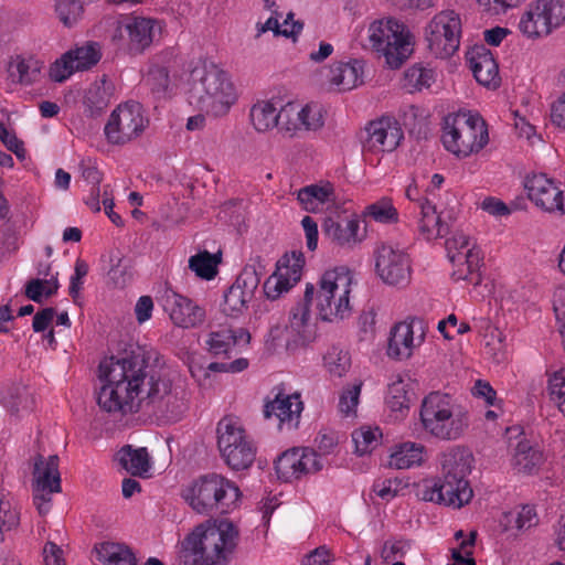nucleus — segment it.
Returning <instances> with one entry per match:
<instances>
[{
	"instance_id": "obj_32",
	"label": "nucleus",
	"mask_w": 565,
	"mask_h": 565,
	"mask_svg": "<svg viewBox=\"0 0 565 565\" xmlns=\"http://www.w3.org/2000/svg\"><path fill=\"white\" fill-rule=\"evenodd\" d=\"M297 199L302 209L317 213L322 211L324 205L334 202V188L329 182L307 185L298 191Z\"/></svg>"
},
{
	"instance_id": "obj_41",
	"label": "nucleus",
	"mask_w": 565,
	"mask_h": 565,
	"mask_svg": "<svg viewBox=\"0 0 565 565\" xmlns=\"http://www.w3.org/2000/svg\"><path fill=\"white\" fill-rule=\"evenodd\" d=\"M408 386V383L399 375L388 384L385 402L392 412L402 413L409 408L411 395Z\"/></svg>"
},
{
	"instance_id": "obj_11",
	"label": "nucleus",
	"mask_w": 565,
	"mask_h": 565,
	"mask_svg": "<svg viewBox=\"0 0 565 565\" xmlns=\"http://www.w3.org/2000/svg\"><path fill=\"white\" fill-rule=\"evenodd\" d=\"M462 32L461 18L455 10L436 13L425 26L429 52L437 58H448L459 49Z\"/></svg>"
},
{
	"instance_id": "obj_7",
	"label": "nucleus",
	"mask_w": 565,
	"mask_h": 565,
	"mask_svg": "<svg viewBox=\"0 0 565 565\" xmlns=\"http://www.w3.org/2000/svg\"><path fill=\"white\" fill-rule=\"evenodd\" d=\"M441 141L445 149L458 158L479 152L489 141L484 120L470 113L449 114L445 117Z\"/></svg>"
},
{
	"instance_id": "obj_15",
	"label": "nucleus",
	"mask_w": 565,
	"mask_h": 565,
	"mask_svg": "<svg viewBox=\"0 0 565 565\" xmlns=\"http://www.w3.org/2000/svg\"><path fill=\"white\" fill-rule=\"evenodd\" d=\"M313 295L315 286L307 284L303 300L290 309L289 322L286 326V347L288 350L306 347L316 339L317 328L310 311Z\"/></svg>"
},
{
	"instance_id": "obj_39",
	"label": "nucleus",
	"mask_w": 565,
	"mask_h": 565,
	"mask_svg": "<svg viewBox=\"0 0 565 565\" xmlns=\"http://www.w3.org/2000/svg\"><path fill=\"white\" fill-rule=\"evenodd\" d=\"M1 404L11 414H17L31 406V393L25 385L13 384L2 392Z\"/></svg>"
},
{
	"instance_id": "obj_64",
	"label": "nucleus",
	"mask_w": 565,
	"mask_h": 565,
	"mask_svg": "<svg viewBox=\"0 0 565 565\" xmlns=\"http://www.w3.org/2000/svg\"><path fill=\"white\" fill-rule=\"evenodd\" d=\"M44 565H65L62 548L53 542L43 547Z\"/></svg>"
},
{
	"instance_id": "obj_37",
	"label": "nucleus",
	"mask_w": 565,
	"mask_h": 565,
	"mask_svg": "<svg viewBox=\"0 0 565 565\" xmlns=\"http://www.w3.org/2000/svg\"><path fill=\"white\" fill-rule=\"evenodd\" d=\"M98 559L105 565H137L134 552L125 544L103 542L96 547Z\"/></svg>"
},
{
	"instance_id": "obj_61",
	"label": "nucleus",
	"mask_w": 565,
	"mask_h": 565,
	"mask_svg": "<svg viewBox=\"0 0 565 565\" xmlns=\"http://www.w3.org/2000/svg\"><path fill=\"white\" fill-rule=\"evenodd\" d=\"M0 140L3 146L11 152H13L18 159L23 160L25 158V149L23 142L17 137L13 130L0 122Z\"/></svg>"
},
{
	"instance_id": "obj_54",
	"label": "nucleus",
	"mask_w": 565,
	"mask_h": 565,
	"mask_svg": "<svg viewBox=\"0 0 565 565\" xmlns=\"http://www.w3.org/2000/svg\"><path fill=\"white\" fill-rule=\"evenodd\" d=\"M259 282L260 277L256 271L255 266L247 265L243 268L233 285H235L238 290L244 291L245 297L253 299Z\"/></svg>"
},
{
	"instance_id": "obj_20",
	"label": "nucleus",
	"mask_w": 565,
	"mask_h": 565,
	"mask_svg": "<svg viewBox=\"0 0 565 565\" xmlns=\"http://www.w3.org/2000/svg\"><path fill=\"white\" fill-rule=\"evenodd\" d=\"M323 462L311 448L295 447L282 452L275 461V470L279 480L290 482L302 475L321 470Z\"/></svg>"
},
{
	"instance_id": "obj_43",
	"label": "nucleus",
	"mask_w": 565,
	"mask_h": 565,
	"mask_svg": "<svg viewBox=\"0 0 565 565\" xmlns=\"http://www.w3.org/2000/svg\"><path fill=\"white\" fill-rule=\"evenodd\" d=\"M218 258L216 255H212L207 250L200 252L193 255L189 259V267L200 278L210 280L217 274Z\"/></svg>"
},
{
	"instance_id": "obj_21",
	"label": "nucleus",
	"mask_w": 565,
	"mask_h": 565,
	"mask_svg": "<svg viewBox=\"0 0 565 565\" xmlns=\"http://www.w3.org/2000/svg\"><path fill=\"white\" fill-rule=\"evenodd\" d=\"M161 301L163 310L177 327L195 328L205 319V310L202 307L172 289L164 291Z\"/></svg>"
},
{
	"instance_id": "obj_17",
	"label": "nucleus",
	"mask_w": 565,
	"mask_h": 565,
	"mask_svg": "<svg viewBox=\"0 0 565 565\" xmlns=\"http://www.w3.org/2000/svg\"><path fill=\"white\" fill-rule=\"evenodd\" d=\"M427 326L424 320L412 318L391 329L386 353L388 358L408 360L425 341Z\"/></svg>"
},
{
	"instance_id": "obj_42",
	"label": "nucleus",
	"mask_w": 565,
	"mask_h": 565,
	"mask_svg": "<svg viewBox=\"0 0 565 565\" xmlns=\"http://www.w3.org/2000/svg\"><path fill=\"white\" fill-rule=\"evenodd\" d=\"M323 365L330 375L342 377L351 367V356L347 350L331 347L323 355Z\"/></svg>"
},
{
	"instance_id": "obj_60",
	"label": "nucleus",
	"mask_w": 565,
	"mask_h": 565,
	"mask_svg": "<svg viewBox=\"0 0 565 565\" xmlns=\"http://www.w3.org/2000/svg\"><path fill=\"white\" fill-rule=\"evenodd\" d=\"M472 395L482 398L487 405L497 407L501 411L502 399L497 398V392L488 381L477 380L471 390Z\"/></svg>"
},
{
	"instance_id": "obj_28",
	"label": "nucleus",
	"mask_w": 565,
	"mask_h": 565,
	"mask_svg": "<svg viewBox=\"0 0 565 565\" xmlns=\"http://www.w3.org/2000/svg\"><path fill=\"white\" fill-rule=\"evenodd\" d=\"M250 341L249 332L239 328L236 330L230 328H221L211 331L205 340L207 351L214 356L224 355L231 358V352L235 347L247 345Z\"/></svg>"
},
{
	"instance_id": "obj_29",
	"label": "nucleus",
	"mask_w": 565,
	"mask_h": 565,
	"mask_svg": "<svg viewBox=\"0 0 565 565\" xmlns=\"http://www.w3.org/2000/svg\"><path fill=\"white\" fill-rule=\"evenodd\" d=\"M294 113V105L288 104L278 113L275 105L270 102L260 100L253 105L249 117L253 127L258 132H265L286 121L289 114Z\"/></svg>"
},
{
	"instance_id": "obj_53",
	"label": "nucleus",
	"mask_w": 565,
	"mask_h": 565,
	"mask_svg": "<svg viewBox=\"0 0 565 565\" xmlns=\"http://www.w3.org/2000/svg\"><path fill=\"white\" fill-rule=\"evenodd\" d=\"M508 526L524 531L537 524V515L535 509L531 505H523L516 512H510L507 515Z\"/></svg>"
},
{
	"instance_id": "obj_59",
	"label": "nucleus",
	"mask_w": 565,
	"mask_h": 565,
	"mask_svg": "<svg viewBox=\"0 0 565 565\" xmlns=\"http://www.w3.org/2000/svg\"><path fill=\"white\" fill-rule=\"evenodd\" d=\"M89 270L88 264L82 259L77 258L74 266V274L70 278V287L68 294L75 301L79 296V292L84 285V279L87 276Z\"/></svg>"
},
{
	"instance_id": "obj_36",
	"label": "nucleus",
	"mask_w": 565,
	"mask_h": 565,
	"mask_svg": "<svg viewBox=\"0 0 565 565\" xmlns=\"http://www.w3.org/2000/svg\"><path fill=\"white\" fill-rule=\"evenodd\" d=\"M426 448L422 444L406 441L397 445L390 457V466L396 469H408L420 466L425 460Z\"/></svg>"
},
{
	"instance_id": "obj_49",
	"label": "nucleus",
	"mask_w": 565,
	"mask_h": 565,
	"mask_svg": "<svg viewBox=\"0 0 565 565\" xmlns=\"http://www.w3.org/2000/svg\"><path fill=\"white\" fill-rule=\"evenodd\" d=\"M365 214L380 223H394L398 220L397 210L394 207L392 200L383 198L380 201L370 204Z\"/></svg>"
},
{
	"instance_id": "obj_48",
	"label": "nucleus",
	"mask_w": 565,
	"mask_h": 565,
	"mask_svg": "<svg viewBox=\"0 0 565 565\" xmlns=\"http://www.w3.org/2000/svg\"><path fill=\"white\" fill-rule=\"evenodd\" d=\"M72 53V60L77 71L88 70L100 60V53L95 43H88L67 51Z\"/></svg>"
},
{
	"instance_id": "obj_56",
	"label": "nucleus",
	"mask_w": 565,
	"mask_h": 565,
	"mask_svg": "<svg viewBox=\"0 0 565 565\" xmlns=\"http://www.w3.org/2000/svg\"><path fill=\"white\" fill-rule=\"evenodd\" d=\"M19 513L6 499L0 500V543L4 540V533L13 530L19 524Z\"/></svg>"
},
{
	"instance_id": "obj_2",
	"label": "nucleus",
	"mask_w": 565,
	"mask_h": 565,
	"mask_svg": "<svg viewBox=\"0 0 565 565\" xmlns=\"http://www.w3.org/2000/svg\"><path fill=\"white\" fill-rule=\"evenodd\" d=\"M238 542V531L228 521H205L182 543L183 565H227Z\"/></svg>"
},
{
	"instance_id": "obj_19",
	"label": "nucleus",
	"mask_w": 565,
	"mask_h": 565,
	"mask_svg": "<svg viewBox=\"0 0 565 565\" xmlns=\"http://www.w3.org/2000/svg\"><path fill=\"white\" fill-rule=\"evenodd\" d=\"M507 433L513 470L524 475L536 473L544 462V455L539 445L530 440L520 427H510Z\"/></svg>"
},
{
	"instance_id": "obj_4",
	"label": "nucleus",
	"mask_w": 565,
	"mask_h": 565,
	"mask_svg": "<svg viewBox=\"0 0 565 565\" xmlns=\"http://www.w3.org/2000/svg\"><path fill=\"white\" fill-rule=\"evenodd\" d=\"M472 460V455L459 446L444 451L440 457L441 476L424 499L457 509L468 504L473 497L467 479Z\"/></svg>"
},
{
	"instance_id": "obj_16",
	"label": "nucleus",
	"mask_w": 565,
	"mask_h": 565,
	"mask_svg": "<svg viewBox=\"0 0 565 565\" xmlns=\"http://www.w3.org/2000/svg\"><path fill=\"white\" fill-rule=\"evenodd\" d=\"M524 189L530 201L545 212L565 214V189L545 173H530L524 178Z\"/></svg>"
},
{
	"instance_id": "obj_35",
	"label": "nucleus",
	"mask_w": 565,
	"mask_h": 565,
	"mask_svg": "<svg viewBox=\"0 0 565 565\" xmlns=\"http://www.w3.org/2000/svg\"><path fill=\"white\" fill-rule=\"evenodd\" d=\"M116 458L119 465L132 476H145L151 468L146 448H132L130 445L121 447Z\"/></svg>"
},
{
	"instance_id": "obj_51",
	"label": "nucleus",
	"mask_w": 565,
	"mask_h": 565,
	"mask_svg": "<svg viewBox=\"0 0 565 565\" xmlns=\"http://www.w3.org/2000/svg\"><path fill=\"white\" fill-rule=\"evenodd\" d=\"M489 337L491 340L486 343L487 354L498 364L508 362L509 352L504 334L499 329H493Z\"/></svg>"
},
{
	"instance_id": "obj_13",
	"label": "nucleus",
	"mask_w": 565,
	"mask_h": 565,
	"mask_svg": "<svg viewBox=\"0 0 565 565\" xmlns=\"http://www.w3.org/2000/svg\"><path fill=\"white\" fill-rule=\"evenodd\" d=\"M446 250L449 260L456 267L452 273L454 279L478 285L483 253L476 242L462 232L456 233L446 241Z\"/></svg>"
},
{
	"instance_id": "obj_38",
	"label": "nucleus",
	"mask_w": 565,
	"mask_h": 565,
	"mask_svg": "<svg viewBox=\"0 0 565 565\" xmlns=\"http://www.w3.org/2000/svg\"><path fill=\"white\" fill-rule=\"evenodd\" d=\"M519 30L527 38H539L552 32L541 14V10H537L536 2L531 4L530 9L521 15Z\"/></svg>"
},
{
	"instance_id": "obj_46",
	"label": "nucleus",
	"mask_w": 565,
	"mask_h": 565,
	"mask_svg": "<svg viewBox=\"0 0 565 565\" xmlns=\"http://www.w3.org/2000/svg\"><path fill=\"white\" fill-rule=\"evenodd\" d=\"M536 4L551 31L565 21V0H536Z\"/></svg>"
},
{
	"instance_id": "obj_8",
	"label": "nucleus",
	"mask_w": 565,
	"mask_h": 565,
	"mask_svg": "<svg viewBox=\"0 0 565 565\" xmlns=\"http://www.w3.org/2000/svg\"><path fill=\"white\" fill-rule=\"evenodd\" d=\"M353 275L347 267L327 270L320 277L313 299L318 316L323 321L344 319L351 312L350 295Z\"/></svg>"
},
{
	"instance_id": "obj_44",
	"label": "nucleus",
	"mask_w": 565,
	"mask_h": 565,
	"mask_svg": "<svg viewBox=\"0 0 565 565\" xmlns=\"http://www.w3.org/2000/svg\"><path fill=\"white\" fill-rule=\"evenodd\" d=\"M145 81L158 98L164 97L170 84L168 67L153 63L149 67Z\"/></svg>"
},
{
	"instance_id": "obj_1",
	"label": "nucleus",
	"mask_w": 565,
	"mask_h": 565,
	"mask_svg": "<svg viewBox=\"0 0 565 565\" xmlns=\"http://www.w3.org/2000/svg\"><path fill=\"white\" fill-rule=\"evenodd\" d=\"M103 385L97 393L98 406L121 416L145 409L154 415H177L181 399L168 379L149 374V365L139 354L111 356L99 364Z\"/></svg>"
},
{
	"instance_id": "obj_25",
	"label": "nucleus",
	"mask_w": 565,
	"mask_h": 565,
	"mask_svg": "<svg viewBox=\"0 0 565 565\" xmlns=\"http://www.w3.org/2000/svg\"><path fill=\"white\" fill-rule=\"evenodd\" d=\"M303 411V403L300 394L278 393L276 397L267 402L264 406L266 418L275 416L278 419L279 428H297L300 422V415Z\"/></svg>"
},
{
	"instance_id": "obj_58",
	"label": "nucleus",
	"mask_w": 565,
	"mask_h": 565,
	"mask_svg": "<svg viewBox=\"0 0 565 565\" xmlns=\"http://www.w3.org/2000/svg\"><path fill=\"white\" fill-rule=\"evenodd\" d=\"M551 399L557 404L558 409L565 415V373L555 372L548 380Z\"/></svg>"
},
{
	"instance_id": "obj_9",
	"label": "nucleus",
	"mask_w": 565,
	"mask_h": 565,
	"mask_svg": "<svg viewBox=\"0 0 565 565\" xmlns=\"http://www.w3.org/2000/svg\"><path fill=\"white\" fill-rule=\"evenodd\" d=\"M369 40L373 50L385 58L392 70L399 68L413 52L408 29L394 19L371 23Z\"/></svg>"
},
{
	"instance_id": "obj_33",
	"label": "nucleus",
	"mask_w": 565,
	"mask_h": 565,
	"mask_svg": "<svg viewBox=\"0 0 565 565\" xmlns=\"http://www.w3.org/2000/svg\"><path fill=\"white\" fill-rule=\"evenodd\" d=\"M418 231L426 241L444 237L449 233L448 224L441 221L436 207L429 202L419 203Z\"/></svg>"
},
{
	"instance_id": "obj_31",
	"label": "nucleus",
	"mask_w": 565,
	"mask_h": 565,
	"mask_svg": "<svg viewBox=\"0 0 565 565\" xmlns=\"http://www.w3.org/2000/svg\"><path fill=\"white\" fill-rule=\"evenodd\" d=\"M469 66L476 81L483 86H495L499 83V67L490 51L480 47L469 57Z\"/></svg>"
},
{
	"instance_id": "obj_26",
	"label": "nucleus",
	"mask_w": 565,
	"mask_h": 565,
	"mask_svg": "<svg viewBox=\"0 0 565 565\" xmlns=\"http://www.w3.org/2000/svg\"><path fill=\"white\" fill-rule=\"evenodd\" d=\"M363 75L364 62L352 60L332 64L328 71L327 81L331 88L338 92H347L363 84Z\"/></svg>"
},
{
	"instance_id": "obj_52",
	"label": "nucleus",
	"mask_w": 565,
	"mask_h": 565,
	"mask_svg": "<svg viewBox=\"0 0 565 565\" xmlns=\"http://www.w3.org/2000/svg\"><path fill=\"white\" fill-rule=\"evenodd\" d=\"M72 53L65 52L51 64L49 76L53 82L63 83L77 71L74 65V61L72 60Z\"/></svg>"
},
{
	"instance_id": "obj_3",
	"label": "nucleus",
	"mask_w": 565,
	"mask_h": 565,
	"mask_svg": "<svg viewBox=\"0 0 565 565\" xmlns=\"http://www.w3.org/2000/svg\"><path fill=\"white\" fill-rule=\"evenodd\" d=\"M190 99L213 116H223L237 94L231 75L212 61L200 60L190 72Z\"/></svg>"
},
{
	"instance_id": "obj_63",
	"label": "nucleus",
	"mask_w": 565,
	"mask_h": 565,
	"mask_svg": "<svg viewBox=\"0 0 565 565\" xmlns=\"http://www.w3.org/2000/svg\"><path fill=\"white\" fill-rule=\"evenodd\" d=\"M301 225L306 235V246L309 250H315L318 246V224L311 216H305Z\"/></svg>"
},
{
	"instance_id": "obj_24",
	"label": "nucleus",
	"mask_w": 565,
	"mask_h": 565,
	"mask_svg": "<svg viewBox=\"0 0 565 565\" xmlns=\"http://www.w3.org/2000/svg\"><path fill=\"white\" fill-rule=\"evenodd\" d=\"M158 22L151 18L129 17L118 28L120 39H127V49L131 54H140L153 41Z\"/></svg>"
},
{
	"instance_id": "obj_27",
	"label": "nucleus",
	"mask_w": 565,
	"mask_h": 565,
	"mask_svg": "<svg viewBox=\"0 0 565 565\" xmlns=\"http://www.w3.org/2000/svg\"><path fill=\"white\" fill-rule=\"evenodd\" d=\"M322 126V107L319 104L310 103L299 110L294 105V113L289 114L286 121H281V126L279 128L281 131L292 137L297 135L298 131H316Z\"/></svg>"
},
{
	"instance_id": "obj_30",
	"label": "nucleus",
	"mask_w": 565,
	"mask_h": 565,
	"mask_svg": "<svg viewBox=\"0 0 565 565\" xmlns=\"http://www.w3.org/2000/svg\"><path fill=\"white\" fill-rule=\"evenodd\" d=\"M60 459L56 455L47 458L39 455L34 461L32 488L39 490L61 492V475L58 471Z\"/></svg>"
},
{
	"instance_id": "obj_50",
	"label": "nucleus",
	"mask_w": 565,
	"mask_h": 565,
	"mask_svg": "<svg viewBox=\"0 0 565 565\" xmlns=\"http://www.w3.org/2000/svg\"><path fill=\"white\" fill-rule=\"evenodd\" d=\"M249 301H252V299L245 297L244 291L238 290L235 285H232L224 295L223 311L227 316L236 317L247 308Z\"/></svg>"
},
{
	"instance_id": "obj_57",
	"label": "nucleus",
	"mask_w": 565,
	"mask_h": 565,
	"mask_svg": "<svg viewBox=\"0 0 565 565\" xmlns=\"http://www.w3.org/2000/svg\"><path fill=\"white\" fill-rule=\"evenodd\" d=\"M302 29V22H294L291 29L285 28L281 30L278 19L276 17H269L264 23H257L256 36L258 38L267 31H273L275 34H281L286 38H290L300 34Z\"/></svg>"
},
{
	"instance_id": "obj_6",
	"label": "nucleus",
	"mask_w": 565,
	"mask_h": 565,
	"mask_svg": "<svg viewBox=\"0 0 565 565\" xmlns=\"http://www.w3.org/2000/svg\"><path fill=\"white\" fill-rule=\"evenodd\" d=\"M181 495L196 513L210 515L233 510L237 505L241 491L225 477L209 473L183 488Z\"/></svg>"
},
{
	"instance_id": "obj_34",
	"label": "nucleus",
	"mask_w": 565,
	"mask_h": 565,
	"mask_svg": "<svg viewBox=\"0 0 565 565\" xmlns=\"http://www.w3.org/2000/svg\"><path fill=\"white\" fill-rule=\"evenodd\" d=\"M43 63L35 57L18 56L10 63L9 76L14 83L31 85L40 81Z\"/></svg>"
},
{
	"instance_id": "obj_14",
	"label": "nucleus",
	"mask_w": 565,
	"mask_h": 565,
	"mask_svg": "<svg viewBox=\"0 0 565 565\" xmlns=\"http://www.w3.org/2000/svg\"><path fill=\"white\" fill-rule=\"evenodd\" d=\"M322 233L333 246L345 250H352L365 237L359 215L340 206L331 210L324 217Z\"/></svg>"
},
{
	"instance_id": "obj_18",
	"label": "nucleus",
	"mask_w": 565,
	"mask_h": 565,
	"mask_svg": "<svg viewBox=\"0 0 565 565\" xmlns=\"http://www.w3.org/2000/svg\"><path fill=\"white\" fill-rule=\"evenodd\" d=\"M375 269L387 285L404 287L412 276L411 258L404 250L382 244L375 253Z\"/></svg>"
},
{
	"instance_id": "obj_12",
	"label": "nucleus",
	"mask_w": 565,
	"mask_h": 565,
	"mask_svg": "<svg viewBox=\"0 0 565 565\" xmlns=\"http://www.w3.org/2000/svg\"><path fill=\"white\" fill-rule=\"evenodd\" d=\"M148 122L141 104L127 102L113 110L105 125L104 134L110 145L124 146L141 136Z\"/></svg>"
},
{
	"instance_id": "obj_55",
	"label": "nucleus",
	"mask_w": 565,
	"mask_h": 565,
	"mask_svg": "<svg viewBox=\"0 0 565 565\" xmlns=\"http://www.w3.org/2000/svg\"><path fill=\"white\" fill-rule=\"evenodd\" d=\"M362 382L343 388L339 398V411L344 416L355 415L361 394Z\"/></svg>"
},
{
	"instance_id": "obj_62",
	"label": "nucleus",
	"mask_w": 565,
	"mask_h": 565,
	"mask_svg": "<svg viewBox=\"0 0 565 565\" xmlns=\"http://www.w3.org/2000/svg\"><path fill=\"white\" fill-rule=\"evenodd\" d=\"M249 365V362L245 358H238L231 362H211L207 365V370L211 372H224V373H241L245 371Z\"/></svg>"
},
{
	"instance_id": "obj_5",
	"label": "nucleus",
	"mask_w": 565,
	"mask_h": 565,
	"mask_svg": "<svg viewBox=\"0 0 565 565\" xmlns=\"http://www.w3.org/2000/svg\"><path fill=\"white\" fill-rule=\"evenodd\" d=\"M419 416L424 431L443 441L459 439L469 427L467 408L440 392H431L423 399Z\"/></svg>"
},
{
	"instance_id": "obj_40",
	"label": "nucleus",
	"mask_w": 565,
	"mask_h": 565,
	"mask_svg": "<svg viewBox=\"0 0 565 565\" xmlns=\"http://www.w3.org/2000/svg\"><path fill=\"white\" fill-rule=\"evenodd\" d=\"M435 82V72L433 68L415 64L408 67L403 77V87L409 93L428 88Z\"/></svg>"
},
{
	"instance_id": "obj_10",
	"label": "nucleus",
	"mask_w": 565,
	"mask_h": 565,
	"mask_svg": "<svg viewBox=\"0 0 565 565\" xmlns=\"http://www.w3.org/2000/svg\"><path fill=\"white\" fill-rule=\"evenodd\" d=\"M216 433L221 457L232 470H245L253 465L256 446L237 418H222Z\"/></svg>"
},
{
	"instance_id": "obj_45",
	"label": "nucleus",
	"mask_w": 565,
	"mask_h": 565,
	"mask_svg": "<svg viewBox=\"0 0 565 565\" xmlns=\"http://www.w3.org/2000/svg\"><path fill=\"white\" fill-rule=\"evenodd\" d=\"M382 433L379 427H361L352 433V440L355 445V451L360 456L371 452L380 441Z\"/></svg>"
},
{
	"instance_id": "obj_23",
	"label": "nucleus",
	"mask_w": 565,
	"mask_h": 565,
	"mask_svg": "<svg viewBox=\"0 0 565 565\" xmlns=\"http://www.w3.org/2000/svg\"><path fill=\"white\" fill-rule=\"evenodd\" d=\"M365 131L367 137L364 147L374 152L395 150L404 136L399 122L388 116L371 121Z\"/></svg>"
},
{
	"instance_id": "obj_47",
	"label": "nucleus",
	"mask_w": 565,
	"mask_h": 565,
	"mask_svg": "<svg viewBox=\"0 0 565 565\" xmlns=\"http://www.w3.org/2000/svg\"><path fill=\"white\" fill-rule=\"evenodd\" d=\"M85 0H56L55 12L65 26L74 25L82 17Z\"/></svg>"
},
{
	"instance_id": "obj_22",
	"label": "nucleus",
	"mask_w": 565,
	"mask_h": 565,
	"mask_svg": "<svg viewBox=\"0 0 565 565\" xmlns=\"http://www.w3.org/2000/svg\"><path fill=\"white\" fill-rule=\"evenodd\" d=\"M303 260L295 253L278 260L276 270L265 280L264 292L268 299H278L288 292L301 278Z\"/></svg>"
}]
</instances>
